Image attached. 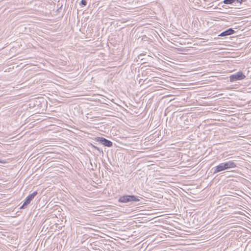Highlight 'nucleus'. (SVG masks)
<instances>
[{"instance_id": "4", "label": "nucleus", "mask_w": 251, "mask_h": 251, "mask_svg": "<svg viewBox=\"0 0 251 251\" xmlns=\"http://www.w3.org/2000/svg\"><path fill=\"white\" fill-rule=\"evenodd\" d=\"M224 167H225L226 170L231 168H234L236 167V164L232 161H228L227 162H224Z\"/></svg>"}, {"instance_id": "3", "label": "nucleus", "mask_w": 251, "mask_h": 251, "mask_svg": "<svg viewBox=\"0 0 251 251\" xmlns=\"http://www.w3.org/2000/svg\"><path fill=\"white\" fill-rule=\"evenodd\" d=\"M37 194V192H34L32 194H30L26 198L24 202L23 205L21 207V209L24 208L25 206L30 203L32 199L36 196Z\"/></svg>"}, {"instance_id": "9", "label": "nucleus", "mask_w": 251, "mask_h": 251, "mask_svg": "<svg viewBox=\"0 0 251 251\" xmlns=\"http://www.w3.org/2000/svg\"><path fill=\"white\" fill-rule=\"evenodd\" d=\"M81 4L83 5H86L87 4V2L85 0H81Z\"/></svg>"}, {"instance_id": "5", "label": "nucleus", "mask_w": 251, "mask_h": 251, "mask_svg": "<svg viewBox=\"0 0 251 251\" xmlns=\"http://www.w3.org/2000/svg\"><path fill=\"white\" fill-rule=\"evenodd\" d=\"M224 166H225L224 163L223 162V163L220 164L219 165L217 166L216 167H215L214 172H213L214 174H216L219 172H221V171L226 170L225 167H224Z\"/></svg>"}, {"instance_id": "7", "label": "nucleus", "mask_w": 251, "mask_h": 251, "mask_svg": "<svg viewBox=\"0 0 251 251\" xmlns=\"http://www.w3.org/2000/svg\"><path fill=\"white\" fill-rule=\"evenodd\" d=\"M234 30L232 28H229L226 30L222 32L219 36H226L227 35H230L234 33Z\"/></svg>"}, {"instance_id": "10", "label": "nucleus", "mask_w": 251, "mask_h": 251, "mask_svg": "<svg viewBox=\"0 0 251 251\" xmlns=\"http://www.w3.org/2000/svg\"><path fill=\"white\" fill-rule=\"evenodd\" d=\"M95 149L100 151V150L97 147H94Z\"/></svg>"}, {"instance_id": "1", "label": "nucleus", "mask_w": 251, "mask_h": 251, "mask_svg": "<svg viewBox=\"0 0 251 251\" xmlns=\"http://www.w3.org/2000/svg\"><path fill=\"white\" fill-rule=\"evenodd\" d=\"M139 199H137L135 196H124L123 197H121L119 201L123 203H126L127 202H130V201H138Z\"/></svg>"}, {"instance_id": "6", "label": "nucleus", "mask_w": 251, "mask_h": 251, "mask_svg": "<svg viewBox=\"0 0 251 251\" xmlns=\"http://www.w3.org/2000/svg\"><path fill=\"white\" fill-rule=\"evenodd\" d=\"M100 141L105 146L110 147L112 146V142L104 138H101Z\"/></svg>"}, {"instance_id": "8", "label": "nucleus", "mask_w": 251, "mask_h": 251, "mask_svg": "<svg viewBox=\"0 0 251 251\" xmlns=\"http://www.w3.org/2000/svg\"><path fill=\"white\" fill-rule=\"evenodd\" d=\"M235 1L239 2V0H225L224 3L226 4H231Z\"/></svg>"}, {"instance_id": "2", "label": "nucleus", "mask_w": 251, "mask_h": 251, "mask_svg": "<svg viewBox=\"0 0 251 251\" xmlns=\"http://www.w3.org/2000/svg\"><path fill=\"white\" fill-rule=\"evenodd\" d=\"M245 75L242 72H238L236 74L230 76L229 79L230 82H234L236 80H242L245 78Z\"/></svg>"}]
</instances>
